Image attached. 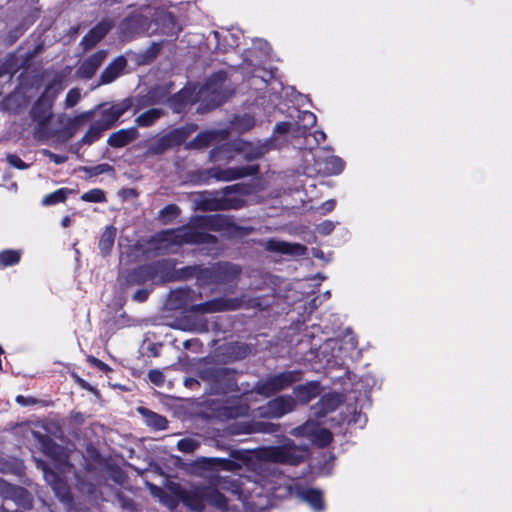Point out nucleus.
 I'll return each mask as SVG.
<instances>
[{"label": "nucleus", "mask_w": 512, "mask_h": 512, "mask_svg": "<svg viewBox=\"0 0 512 512\" xmlns=\"http://www.w3.org/2000/svg\"><path fill=\"white\" fill-rule=\"evenodd\" d=\"M207 231L222 232L228 239L242 238L253 232L252 227L240 226L235 223L230 215L209 214L197 215L191 221L176 229L163 231V235H169L170 240L176 245H215L218 238Z\"/></svg>", "instance_id": "f257e3e1"}, {"label": "nucleus", "mask_w": 512, "mask_h": 512, "mask_svg": "<svg viewBox=\"0 0 512 512\" xmlns=\"http://www.w3.org/2000/svg\"><path fill=\"white\" fill-rule=\"evenodd\" d=\"M196 292L190 287L177 288L170 292L168 302L171 308L185 309L194 314H212L217 312L235 311L242 306L241 298L217 297L202 303L194 304Z\"/></svg>", "instance_id": "f03ea898"}, {"label": "nucleus", "mask_w": 512, "mask_h": 512, "mask_svg": "<svg viewBox=\"0 0 512 512\" xmlns=\"http://www.w3.org/2000/svg\"><path fill=\"white\" fill-rule=\"evenodd\" d=\"M172 493L192 512H204L206 503L223 512L229 508L227 497L214 486L194 485L186 489L177 485Z\"/></svg>", "instance_id": "7ed1b4c3"}, {"label": "nucleus", "mask_w": 512, "mask_h": 512, "mask_svg": "<svg viewBox=\"0 0 512 512\" xmlns=\"http://www.w3.org/2000/svg\"><path fill=\"white\" fill-rule=\"evenodd\" d=\"M251 193L250 184L236 183L219 191L202 194L198 205L202 211L238 210L246 205L245 197Z\"/></svg>", "instance_id": "20e7f679"}, {"label": "nucleus", "mask_w": 512, "mask_h": 512, "mask_svg": "<svg viewBox=\"0 0 512 512\" xmlns=\"http://www.w3.org/2000/svg\"><path fill=\"white\" fill-rule=\"evenodd\" d=\"M238 375L236 369L223 366H205L198 371V377L207 384L212 395L240 392Z\"/></svg>", "instance_id": "39448f33"}, {"label": "nucleus", "mask_w": 512, "mask_h": 512, "mask_svg": "<svg viewBox=\"0 0 512 512\" xmlns=\"http://www.w3.org/2000/svg\"><path fill=\"white\" fill-rule=\"evenodd\" d=\"M62 87L60 82L53 80L50 82L36 99L30 109V117L33 121L37 122L38 129H43L52 119L53 104Z\"/></svg>", "instance_id": "423d86ee"}, {"label": "nucleus", "mask_w": 512, "mask_h": 512, "mask_svg": "<svg viewBox=\"0 0 512 512\" xmlns=\"http://www.w3.org/2000/svg\"><path fill=\"white\" fill-rule=\"evenodd\" d=\"M302 378L301 370L283 371L257 381L253 386V391L262 397L269 398L301 381Z\"/></svg>", "instance_id": "0eeeda50"}, {"label": "nucleus", "mask_w": 512, "mask_h": 512, "mask_svg": "<svg viewBox=\"0 0 512 512\" xmlns=\"http://www.w3.org/2000/svg\"><path fill=\"white\" fill-rule=\"evenodd\" d=\"M259 173V165H246L240 167H211L207 169H198L193 172V178L199 183H209L210 180L233 181L247 176H254Z\"/></svg>", "instance_id": "6e6552de"}, {"label": "nucleus", "mask_w": 512, "mask_h": 512, "mask_svg": "<svg viewBox=\"0 0 512 512\" xmlns=\"http://www.w3.org/2000/svg\"><path fill=\"white\" fill-rule=\"evenodd\" d=\"M241 267L230 262H216L205 267L203 273L202 286L211 284L229 285L236 284L240 274Z\"/></svg>", "instance_id": "1a4fd4ad"}, {"label": "nucleus", "mask_w": 512, "mask_h": 512, "mask_svg": "<svg viewBox=\"0 0 512 512\" xmlns=\"http://www.w3.org/2000/svg\"><path fill=\"white\" fill-rule=\"evenodd\" d=\"M196 125H186L170 130L154 140L147 148V155H162L166 151L184 144L195 131Z\"/></svg>", "instance_id": "9d476101"}, {"label": "nucleus", "mask_w": 512, "mask_h": 512, "mask_svg": "<svg viewBox=\"0 0 512 512\" xmlns=\"http://www.w3.org/2000/svg\"><path fill=\"white\" fill-rule=\"evenodd\" d=\"M263 457L273 463L296 466L303 462V451L294 443L264 448Z\"/></svg>", "instance_id": "9b49d317"}, {"label": "nucleus", "mask_w": 512, "mask_h": 512, "mask_svg": "<svg viewBox=\"0 0 512 512\" xmlns=\"http://www.w3.org/2000/svg\"><path fill=\"white\" fill-rule=\"evenodd\" d=\"M296 407V401L291 395H280L270 399L259 408V413L264 418L279 419L291 413Z\"/></svg>", "instance_id": "f8f14e48"}, {"label": "nucleus", "mask_w": 512, "mask_h": 512, "mask_svg": "<svg viewBox=\"0 0 512 512\" xmlns=\"http://www.w3.org/2000/svg\"><path fill=\"white\" fill-rule=\"evenodd\" d=\"M152 284H164L175 282L176 260L162 258L146 263Z\"/></svg>", "instance_id": "ddd939ff"}, {"label": "nucleus", "mask_w": 512, "mask_h": 512, "mask_svg": "<svg viewBox=\"0 0 512 512\" xmlns=\"http://www.w3.org/2000/svg\"><path fill=\"white\" fill-rule=\"evenodd\" d=\"M134 106V101L132 97H127L115 104H112L108 108H104L100 112V117L96 121L102 129L109 130L113 128L118 120L132 107Z\"/></svg>", "instance_id": "4468645a"}, {"label": "nucleus", "mask_w": 512, "mask_h": 512, "mask_svg": "<svg viewBox=\"0 0 512 512\" xmlns=\"http://www.w3.org/2000/svg\"><path fill=\"white\" fill-rule=\"evenodd\" d=\"M151 283V277L146 263L127 269L122 276L121 286L124 291L134 287H144Z\"/></svg>", "instance_id": "2eb2a0df"}, {"label": "nucleus", "mask_w": 512, "mask_h": 512, "mask_svg": "<svg viewBox=\"0 0 512 512\" xmlns=\"http://www.w3.org/2000/svg\"><path fill=\"white\" fill-rule=\"evenodd\" d=\"M304 434H306L312 443L318 448H326L333 441V433L327 429L318 427L314 424L305 423L300 427Z\"/></svg>", "instance_id": "dca6fc26"}, {"label": "nucleus", "mask_w": 512, "mask_h": 512, "mask_svg": "<svg viewBox=\"0 0 512 512\" xmlns=\"http://www.w3.org/2000/svg\"><path fill=\"white\" fill-rule=\"evenodd\" d=\"M342 404L341 396L337 393L324 394L313 406V413L317 418H323L334 412Z\"/></svg>", "instance_id": "f3484780"}, {"label": "nucleus", "mask_w": 512, "mask_h": 512, "mask_svg": "<svg viewBox=\"0 0 512 512\" xmlns=\"http://www.w3.org/2000/svg\"><path fill=\"white\" fill-rule=\"evenodd\" d=\"M112 24L107 20H102L98 22L94 27H92L86 35L82 38V44L85 49L93 48L97 43H99L111 30Z\"/></svg>", "instance_id": "a211bd4d"}, {"label": "nucleus", "mask_w": 512, "mask_h": 512, "mask_svg": "<svg viewBox=\"0 0 512 512\" xmlns=\"http://www.w3.org/2000/svg\"><path fill=\"white\" fill-rule=\"evenodd\" d=\"M106 51L99 50L86 58L78 68L79 75L91 79L106 58Z\"/></svg>", "instance_id": "6ab92c4d"}, {"label": "nucleus", "mask_w": 512, "mask_h": 512, "mask_svg": "<svg viewBox=\"0 0 512 512\" xmlns=\"http://www.w3.org/2000/svg\"><path fill=\"white\" fill-rule=\"evenodd\" d=\"M139 137V132L136 127H129L120 129L110 134L107 139V144L112 148H122Z\"/></svg>", "instance_id": "aec40b11"}, {"label": "nucleus", "mask_w": 512, "mask_h": 512, "mask_svg": "<svg viewBox=\"0 0 512 512\" xmlns=\"http://www.w3.org/2000/svg\"><path fill=\"white\" fill-rule=\"evenodd\" d=\"M156 23L161 30V33L166 36L177 37L182 30L178 23V19L174 13L166 11L157 16Z\"/></svg>", "instance_id": "412c9836"}, {"label": "nucleus", "mask_w": 512, "mask_h": 512, "mask_svg": "<svg viewBox=\"0 0 512 512\" xmlns=\"http://www.w3.org/2000/svg\"><path fill=\"white\" fill-rule=\"evenodd\" d=\"M127 65V60L124 56L116 57L101 73L99 84L105 85L115 81L123 72Z\"/></svg>", "instance_id": "4be33fe9"}, {"label": "nucleus", "mask_w": 512, "mask_h": 512, "mask_svg": "<svg viewBox=\"0 0 512 512\" xmlns=\"http://www.w3.org/2000/svg\"><path fill=\"white\" fill-rule=\"evenodd\" d=\"M136 410L142 416L146 426L149 428L156 431H162L168 428L169 422L165 416L158 414L144 406H139Z\"/></svg>", "instance_id": "5701e85b"}, {"label": "nucleus", "mask_w": 512, "mask_h": 512, "mask_svg": "<svg viewBox=\"0 0 512 512\" xmlns=\"http://www.w3.org/2000/svg\"><path fill=\"white\" fill-rule=\"evenodd\" d=\"M45 478L51 483L56 496L64 502L72 501V494L67 482L61 479L54 471H45Z\"/></svg>", "instance_id": "b1692460"}, {"label": "nucleus", "mask_w": 512, "mask_h": 512, "mask_svg": "<svg viewBox=\"0 0 512 512\" xmlns=\"http://www.w3.org/2000/svg\"><path fill=\"white\" fill-rule=\"evenodd\" d=\"M267 250L287 255H303L306 247L299 243H288L280 240H269Z\"/></svg>", "instance_id": "393cba45"}, {"label": "nucleus", "mask_w": 512, "mask_h": 512, "mask_svg": "<svg viewBox=\"0 0 512 512\" xmlns=\"http://www.w3.org/2000/svg\"><path fill=\"white\" fill-rule=\"evenodd\" d=\"M277 146L274 144L273 139H268L266 143L260 145H253L251 143H244L242 151L244 159L247 161L258 160L262 158L269 150L275 149Z\"/></svg>", "instance_id": "a878e982"}, {"label": "nucleus", "mask_w": 512, "mask_h": 512, "mask_svg": "<svg viewBox=\"0 0 512 512\" xmlns=\"http://www.w3.org/2000/svg\"><path fill=\"white\" fill-rule=\"evenodd\" d=\"M293 393L301 403H308L316 398L320 393V383L318 381H310L294 387Z\"/></svg>", "instance_id": "bb28decb"}, {"label": "nucleus", "mask_w": 512, "mask_h": 512, "mask_svg": "<svg viewBox=\"0 0 512 512\" xmlns=\"http://www.w3.org/2000/svg\"><path fill=\"white\" fill-rule=\"evenodd\" d=\"M302 500L309 504L314 512H323L325 510V501L323 492L317 488H307L300 492Z\"/></svg>", "instance_id": "cd10ccee"}, {"label": "nucleus", "mask_w": 512, "mask_h": 512, "mask_svg": "<svg viewBox=\"0 0 512 512\" xmlns=\"http://www.w3.org/2000/svg\"><path fill=\"white\" fill-rule=\"evenodd\" d=\"M205 267L199 264L188 265L177 269L175 267V281L187 280L195 277L197 284L201 287L203 281V273Z\"/></svg>", "instance_id": "c85d7f7f"}, {"label": "nucleus", "mask_w": 512, "mask_h": 512, "mask_svg": "<svg viewBox=\"0 0 512 512\" xmlns=\"http://www.w3.org/2000/svg\"><path fill=\"white\" fill-rule=\"evenodd\" d=\"M251 354V347L246 343L233 342L225 346V355L229 361H239Z\"/></svg>", "instance_id": "c756f323"}, {"label": "nucleus", "mask_w": 512, "mask_h": 512, "mask_svg": "<svg viewBox=\"0 0 512 512\" xmlns=\"http://www.w3.org/2000/svg\"><path fill=\"white\" fill-rule=\"evenodd\" d=\"M116 232L117 230L114 226H107L102 232L98 244L102 256L106 257L110 255L114 246Z\"/></svg>", "instance_id": "7c9ffc66"}, {"label": "nucleus", "mask_w": 512, "mask_h": 512, "mask_svg": "<svg viewBox=\"0 0 512 512\" xmlns=\"http://www.w3.org/2000/svg\"><path fill=\"white\" fill-rule=\"evenodd\" d=\"M189 103H191V93L186 89H181L168 98V104L175 113H181Z\"/></svg>", "instance_id": "2f4dec72"}, {"label": "nucleus", "mask_w": 512, "mask_h": 512, "mask_svg": "<svg viewBox=\"0 0 512 512\" xmlns=\"http://www.w3.org/2000/svg\"><path fill=\"white\" fill-rule=\"evenodd\" d=\"M164 115L161 108H151L144 111L135 118V123L138 127H150L154 125Z\"/></svg>", "instance_id": "473e14b6"}, {"label": "nucleus", "mask_w": 512, "mask_h": 512, "mask_svg": "<svg viewBox=\"0 0 512 512\" xmlns=\"http://www.w3.org/2000/svg\"><path fill=\"white\" fill-rule=\"evenodd\" d=\"M43 453L53 459H60L63 455V448L49 436H43L40 440Z\"/></svg>", "instance_id": "72a5a7b5"}, {"label": "nucleus", "mask_w": 512, "mask_h": 512, "mask_svg": "<svg viewBox=\"0 0 512 512\" xmlns=\"http://www.w3.org/2000/svg\"><path fill=\"white\" fill-rule=\"evenodd\" d=\"M22 252L16 249H4L0 251V268L17 265L21 260Z\"/></svg>", "instance_id": "f704fd0d"}, {"label": "nucleus", "mask_w": 512, "mask_h": 512, "mask_svg": "<svg viewBox=\"0 0 512 512\" xmlns=\"http://www.w3.org/2000/svg\"><path fill=\"white\" fill-rule=\"evenodd\" d=\"M203 462L207 464V468L232 471L238 467V464L228 458H204Z\"/></svg>", "instance_id": "c9c22d12"}, {"label": "nucleus", "mask_w": 512, "mask_h": 512, "mask_svg": "<svg viewBox=\"0 0 512 512\" xmlns=\"http://www.w3.org/2000/svg\"><path fill=\"white\" fill-rule=\"evenodd\" d=\"M70 193L71 190L68 188H59L44 196L41 203L44 206H53L59 203H64Z\"/></svg>", "instance_id": "e433bc0d"}, {"label": "nucleus", "mask_w": 512, "mask_h": 512, "mask_svg": "<svg viewBox=\"0 0 512 512\" xmlns=\"http://www.w3.org/2000/svg\"><path fill=\"white\" fill-rule=\"evenodd\" d=\"M249 411L247 403H237L233 405H226L222 408V415L228 419H237L246 416Z\"/></svg>", "instance_id": "4c0bfd02"}, {"label": "nucleus", "mask_w": 512, "mask_h": 512, "mask_svg": "<svg viewBox=\"0 0 512 512\" xmlns=\"http://www.w3.org/2000/svg\"><path fill=\"white\" fill-rule=\"evenodd\" d=\"M324 171L329 175L340 174L345 167V162L338 156H328L323 160Z\"/></svg>", "instance_id": "58836bf2"}, {"label": "nucleus", "mask_w": 512, "mask_h": 512, "mask_svg": "<svg viewBox=\"0 0 512 512\" xmlns=\"http://www.w3.org/2000/svg\"><path fill=\"white\" fill-rule=\"evenodd\" d=\"M180 212L178 205L168 204L159 211L158 220L164 225L170 224L180 215Z\"/></svg>", "instance_id": "ea45409f"}, {"label": "nucleus", "mask_w": 512, "mask_h": 512, "mask_svg": "<svg viewBox=\"0 0 512 512\" xmlns=\"http://www.w3.org/2000/svg\"><path fill=\"white\" fill-rule=\"evenodd\" d=\"M213 132H200L187 144L188 149H201L208 147L213 141Z\"/></svg>", "instance_id": "a19ab883"}, {"label": "nucleus", "mask_w": 512, "mask_h": 512, "mask_svg": "<svg viewBox=\"0 0 512 512\" xmlns=\"http://www.w3.org/2000/svg\"><path fill=\"white\" fill-rule=\"evenodd\" d=\"M104 131L105 130L102 129V127L97 122H95L89 127L87 132L80 139L79 143L82 145H91L101 138Z\"/></svg>", "instance_id": "79ce46f5"}, {"label": "nucleus", "mask_w": 512, "mask_h": 512, "mask_svg": "<svg viewBox=\"0 0 512 512\" xmlns=\"http://www.w3.org/2000/svg\"><path fill=\"white\" fill-rule=\"evenodd\" d=\"M0 489L13 497L22 498L28 496V491L25 488L10 484L2 478H0Z\"/></svg>", "instance_id": "37998d69"}, {"label": "nucleus", "mask_w": 512, "mask_h": 512, "mask_svg": "<svg viewBox=\"0 0 512 512\" xmlns=\"http://www.w3.org/2000/svg\"><path fill=\"white\" fill-rule=\"evenodd\" d=\"M81 199L91 203H103L107 200L104 190L100 188H93L83 193Z\"/></svg>", "instance_id": "c03bdc74"}, {"label": "nucleus", "mask_w": 512, "mask_h": 512, "mask_svg": "<svg viewBox=\"0 0 512 512\" xmlns=\"http://www.w3.org/2000/svg\"><path fill=\"white\" fill-rule=\"evenodd\" d=\"M81 171L85 172L88 177H95L103 173L113 171V167L108 163L98 164L96 166H84L80 168Z\"/></svg>", "instance_id": "a18cd8bd"}, {"label": "nucleus", "mask_w": 512, "mask_h": 512, "mask_svg": "<svg viewBox=\"0 0 512 512\" xmlns=\"http://www.w3.org/2000/svg\"><path fill=\"white\" fill-rule=\"evenodd\" d=\"M152 291H153V287L151 285L139 287L135 291V293L132 295V300L135 302H138V303H143V302L147 301V299L149 298V295L151 294Z\"/></svg>", "instance_id": "49530a36"}, {"label": "nucleus", "mask_w": 512, "mask_h": 512, "mask_svg": "<svg viewBox=\"0 0 512 512\" xmlns=\"http://www.w3.org/2000/svg\"><path fill=\"white\" fill-rule=\"evenodd\" d=\"M196 443L194 440L189 438L180 439L177 442V449L184 453H191L195 450Z\"/></svg>", "instance_id": "de8ad7c7"}, {"label": "nucleus", "mask_w": 512, "mask_h": 512, "mask_svg": "<svg viewBox=\"0 0 512 512\" xmlns=\"http://www.w3.org/2000/svg\"><path fill=\"white\" fill-rule=\"evenodd\" d=\"M300 121H302V126L304 129H310L313 127L316 123V116L314 113L310 111H304L299 116Z\"/></svg>", "instance_id": "09e8293b"}, {"label": "nucleus", "mask_w": 512, "mask_h": 512, "mask_svg": "<svg viewBox=\"0 0 512 512\" xmlns=\"http://www.w3.org/2000/svg\"><path fill=\"white\" fill-rule=\"evenodd\" d=\"M148 379L156 386H162L165 382V375L158 369H152L148 372Z\"/></svg>", "instance_id": "8fccbe9b"}, {"label": "nucleus", "mask_w": 512, "mask_h": 512, "mask_svg": "<svg viewBox=\"0 0 512 512\" xmlns=\"http://www.w3.org/2000/svg\"><path fill=\"white\" fill-rule=\"evenodd\" d=\"M93 114L94 111L91 110L75 116L70 122V129L76 130L85 120L90 119Z\"/></svg>", "instance_id": "3c124183"}, {"label": "nucleus", "mask_w": 512, "mask_h": 512, "mask_svg": "<svg viewBox=\"0 0 512 512\" xmlns=\"http://www.w3.org/2000/svg\"><path fill=\"white\" fill-rule=\"evenodd\" d=\"M81 98L80 91L77 88H72L68 91L65 99V104L67 107L75 106Z\"/></svg>", "instance_id": "603ef678"}, {"label": "nucleus", "mask_w": 512, "mask_h": 512, "mask_svg": "<svg viewBox=\"0 0 512 512\" xmlns=\"http://www.w3.org/2000/svg\"><path fill=\"white\" fill-rule=\"evenodd\" d=\"M6 159L11 166L19 170H24L29 167V165L25 163L17 154H8Z\"/></svg>", "instance_id": "864d4df0"}, {"label": "nucleus", "mask_w": 512, "mask_h": 512, "mask_svg": "<svg viewBox=\"0 0 512 512\" xmlns=\"http://www.w3.org/2000/svg\"><path fill=\"white\" fill-rule=\"evenodd\" d=\"M256 426L257 430L263 433H276L280 429L279 424H274L271 422H257Z\"/></svg>", "instance_id": "5fc2aeb1"}, {"label": "nucleus", "mask_w": 512, "mask_h": 512, "mask_svg": "<svg viewBox=\"0 0 512 512\" xmlns=\"http://www.w3.org/2000/svg\"><path fill=\"white\" fill-rule=\"evenodd\" d=\"M290 129H291L290 122H287V121L278 122L273 129V137H271L270 139H273L275 141L274 137L276 134L286 135L290 131Z\"/></svg>", "instance_id": "6e6d98bb"}, {"label": "nucleus", "mask_w": 512, "mask_h": 512, "mask_svg": "<svg viewBox=\"0 0 512 512\" xmlns=\"http://www.w3.org/2000/svg\"><path fill=\"white\" fill-rule=\"evenodd\" d=\"M237 124L243 130L248 131L254 127L255 119L253 116L246 114L243 117H241L240 119H238Z\"/></svg>", "instance_id": "4d7b16f0"}, {"label": "nucleus", "mask_w": 512, "mask_h": 512, "mask_svg": "<svg viewBox=\"0 0 512 512\" xmlns=\"http://www.w3.org/2000/svg\"><path fill=\"white\" fill-rule=\"evenodd\" d=\"M155 94H156V91H154V90L149 91V93L145 97V99L142 100L141 102L139 101L137 108L135 109L134 112L136 113L139 109H141L145 106L153 105V104L157 103L158 99H156Z\"/></svg>", "instance_id": "13d9d810"}, {"label": "nucleus", "mask_w": 512, "mask_h": 512, "mask_svg": "<svg viewBox=\"0 0 512 512\" xmlns=\"http://www.w3.org/2000/svg\"><path fill=\"white\" fill-rule=\"evenodd\" d=\"M335 226L332 221L325 220L317 226V232L321 235L327 236L331 234Z\"/></svg>", "instance_id": "bf43d9fd"}, {"label": "nucleus", "mask_w": 512, "mask_h": 512, "mask_svg": "<svg viewBox=\"0 0 512 512\" xmlns=\"http://www.w3.org/2000/svg\"><path fill=\"white\" fill-rule=\"evenodd\" d=\"M228 148L226 147V145H221V146H218V147H215L213 148L210 152H209V158L212 162H217V161H220L221 160V154L225 151H227Z\"/></svg>", "instance_id": "052dcab7"}, {"label": "nucleus", "mask_w": 512, "mask_h": 512, "mask_svg": "<svg viewBox=\"0 0 512 512\" xmlns=\"http://www.w3.org/2000/svg\"><path fill=\"white\" fill-rule=\"evenodd\" d=\"M69 420L71 423L76 425H82L85 422V415L79 411H72L69 416Z\"/></svg>", "instance_id": "680f3d73"}, {"label": "nucleus", "mask_w": 512, "mask_h": 512, "mask_svg": "<svg viewBox=\"0 0 512 512\" xmlns=\"http://www.w3.org/2000/svg\"><path fill=\"white\" fill-rule=\"evenodd\" d=\"M88 360L91 364H93L94 367L98 368L103 372H107L110 370V367L106 363H104L102 360L94 356H89Z\"/></svg>", "instance_id": "e2e57ef3"}, {"label": "nucleus", "mask_w": 512, "mask_h": 512, "mask_svg": "<svg viewBox=\"0 0 512 512\" xmlns=\"http://www.w3.org/2000/svg\"><path fill=\"white\" fill-rule=\"evenodd\" d=\"M336 206V201L334 199H329L321 204L319 209L321 210L322 214H327L334 210Z\"/></svg>", "instance_id": "0e129e2a"}, {"label": "nucleus", "mask_w": 512, "mask_h": 512, "mask_svg": "<svg viewBox=\"0 0 512 512\" xmlns=\"http://www.w3.org/2000/svg\"><path fill=\"white\" fill-rule=\"evenodd\" d=\"M49 158L55 164H62L67 161L68 157L66 155H59L55 153H50Z\"/></svg>", "instance_id": "69168bd1"}, {"label": "nucleus", "mask_w": 512, "mask_h": 512, "mask_svg": "<svg viewBox=\"0 0 512 512\" xmlns=\"http://www.w3.org/2000/svg\"><path fill=\"white\" fill-rule=\"evenodd\" d=\"M16 402L22 405H31L34 404L36 401L34 398H27L23 395H18L16 397Z\"/></svg>", "instance_id": "338daca9"}, {"label": "nucleus", "mask_w": 512, "mask_h": 512, "mask_svg": "<svg viewBox=\"0 0 512 512\" xmlns=\"http://www.w3.org/2000/svg\"><path fill=\"white\" fill-rule=\"evenodd\" d=\"M240 390H241V391H240L239 393H240L241 395H248V394H250V393L254 392V391H253V387H252V388H250V385H249L248 383H247L246 385H244V384L242 383V384H241V387H240Z\"/></svg>", "instance_id": "774afa93"}]
</instances>
